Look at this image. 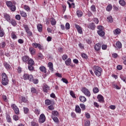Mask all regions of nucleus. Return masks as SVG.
Returning <instances> with one entry per match:
<instances>
[{
    "label": "nucleus",
    "instance_id": "obj_1",
    "mask_svg": "<svg viewBox=\"0 0 126 126\" xmlns=\"http://www.w3.org/2000/svg\"><path fill=\"white\" fill-rule=\"evenodd\" d=\"M93 70L94 71V74L98 77L101 76V74L103 72V69L99 66H94L93 67Z\"/></svg>",
    "mask_w": 126,
    "mask_h": 126
},
{
    "label": "nucleus",
    "instance_id": "obj_2",
    "mask_svg": "<svg viewBox=\"0 0 126 126\" xmlns=\"http://www.w3.org/2000/svg\"><path fill=\"white\" fill-rule=\"evenodd\" d=\"M2 81L1 83L2 85L5 86L8 84V78L5 73H2L1 75Z\"/></svg>",
    "mask_w": 126,
    "mask_h": 126
},
{
    "label": "nucleus",
    "instance_id": "obj_3",
    "mask_svg": "<svg viewBox=\"0 0 126 126\" xmlns=\"http://www.w3.org/2000/svg\"><path fill=\"white\" fill-rule=\"evenodd\" d=\"M23 78L24 80H29V81H32L33 75L24 73V75L23 76Z\"/></svg>",
    "mask_w": 126,
    "mask_h": 126
},
{
    "label": "nucleus",
    "instance_id": "obj_4",
    "mask_svg": "<svg viewBox=\"0 0 126 126\" xmlns=\"http://www.w3.org/2000/svg\"><path fill=\"white\" fill-rule=\"evenodd\" d=\"M82 92L86 96H87V97H90L91 96V94L90 93V92L87 88L86 87H83L82 88Z\"/></svg>",
    "mask_w": 126,
    "mask_h": 126
},
{
    "label": "nucleus",
    "instance_id": "obj_5",
    "mask_svg": "<svg viewBox=\"0 0 126 126\" xmlns=\"http://www.w3.org/2000/svg\"><path fill=\"white\" fill-rule=\"evenodd\" d=\"M12 109L14 111L16 115H19V109L17 107V106L15 104H13L11 105Z\"/></svg>",
    "mask_w": 126,
    "mask_h": 126
},
{
    "label": "nucleus",
    "instance_id": "obj_6",
    "mask_svg": "<svg viewBox=\"0 0 126 126\" xmlns=\"http://www.w3.org/2000/svg\"><path fill=\"white\" fill-rule=\"evenodd\" d=\"M46 121V116L44 114H42L40 115L39 123V124H43V123H45Z\"/></svg>",
    "mask_w": 126,
    "mask_h": 126
},
{
    "label": "nucleus",
    "instance_id": "obj_7",
    "mask_svg": "<svg viewBox=\"0 0 126 126\" xmlns=\"http://www.w3.org/2000/svg\"><path fill=\"white\" fill-rule=\"evenodd\" d=\"M32 48H38L39 49V50H43V46H42V45H41V44L40 43H32Z\"/></svg>",
    "mask_w": 126,
    "mask_h": 126
},
{
    "label": "nucleus",
    "instance_id": "obj_8",
    "mask_svg": "<svg viewBox=\"0 0 126 126\" xmlns=\"http://www.w3.org/2000/svg\"><path fill=\"white\" fill-rule=\"evenodd\" d=\"M75 28L77 29L78 33H79V34H82L83 32H82V29L81 28V27L80 26H79V25L75 24Z\"/></svg>",
    "mask_w": 126,
    "mask_h": 126
},
{
    "label": "nucleus",
    "instance_id": "obj_9",
    "mask_svg": "<svg viewBox=\"0 0 126 126\" xmlns=\"http://www.w3.org/2000/svg\"><path fill=\"white\" fill-rule=\"evenodd\" d=\"M88 28L91 30H94L96 28V26L94 23H91L88 26Z\"/></svg>",
    "mask_w": 126,
    "mask_h": 126
},
{
    "label": "nucleus",
    "instance_id": "obj_10",
    "mask_svg": "<svg viewBox=\"0 0 126 126\" xmlns=\"http://www.w3.org/2000/svg\"><path fill=\"white\" fill-rule=\"evenodd\" d=\"M30 53L32 56H34L36 53V50L33 47L31 46L29 48Z\"/></svg>",
    "mask_w": 126,
    "mask_h": 126
},
{
    "label": "nucleus",
    "instance_id": "obj_11",
    "mask_svg": "<svg viewBox=\"0 0 126 126\" xmlns=\"http://www.w3.org/2000/svg\"><path fill=\"white\" fill-rule=\"evenodd\" d=\"M97 99L98 100V102L100 103H104V96L101 94H98L97 95Z\"/></svg>",
    "mask_w": 126,
    "mask_h": 126
},
{
    "label": "nucleus",
    "instance_id": "obj_12",
    "mask_svg": "<svg viewBox=\"0 0 126 126\" xmlns=\"http://www.w3.org/2000/svg\"><path fill=\"white\" fill-rule=\"evenodd\" d=\"M94 49L97 52H98V51H100L101 50V44L99 43H96L94 46Z\"/></svg>",
    "mask_w": 126,
    "mask_h": 126
},
{
    "label": "nucleus",
    "instance_id": "obj_13",
    "mask_svg": "<svg viewBox=\"0 0 126 126\" xmlns=\"http://www.w3.org/2000/svg\"><path fill=\"white\" fill-rule=\"evenodd\" d=\"M4 18L8 22H10V16L7 13H4Z\"/></svg>",
    "mask_w": 126,
    "mask_h": 126
},
{
    "label": "nucleus",
    "instance_id": "obj_14",
    "mask_svg": "<svg viewBox=\"0 0 126 126\" xmlns=\"http://www.w3.org/2000/svg\"><path fill=\"white\" fill-rule=\"evenodd\" d=\"M30 59V58L28 56H25L22 57V61L24 63H27L29 61Z\"/></svg>",
    "mask_w": 126,
    "mask_h": 126
},
{
    "label": "nucleus",
    "instance_id": "obj_15",
    "mask_svg": "<svg viewBox=\"0 0 126 126\" xmlns=\"http://www.w3.org/2000/svg\"><path fill=\"white\" fill-rule=\"evenodd\" d=\"M39 70L41 72H43V73H47V68H46V67L44 66L39 67Z\"/></svg>",
    "mask_w": 126,
    "mask_h": 126
},
{
    "label": "nucleus",
    "instance_id": "obj_16",
    "mask_svg": "<svg viewBox=\"0 0 126 126\" xmlns=\"http://www.w3.org/2000/svg\"><path fill=\"white\" fill-rule=\"evenodd\" d=\"M43 89L44 92H45V93H48V91L50 90V87H48L47 84H45L44 85Z\"/></svg>",
    "mask_w": 126,
    "mask_h": 126
},
{
    "label": "nucleus",
    "instance_id": "obj_17",
    "mask_svg": "<svg viewBox=\"0 0 126 126\" xmlns=\"http://www.w3.org/2000/svg\"><path fill=\"white\" fill-rule=\"evenodd\" d=\"M80 101L82 102V103H85V102H86L87 101V99H86V97L84 96L81 95L79 97Z\"/></svg>",
    "mask_w": 126,
    "mask_h": 126
},
{
    "label": "nucleus",
    "instance_id": "obj_18",
    "mask_svg": "<svg viewBox=\"0 0 126 126\" xmlns=\"http://www.w3.org/2000/svg\"><path fill=\"white\" fill-rule=\"evenodd\" d=\"M48 67L50 70H51L52 72L54 71V65L52 62L48 63Z\"/></svg>",
    "mask_w": 126,
    "mask_h": 126
},
{
    "label": "nucleus",
    "instance_id": "obj_19",
    "mask_svg": "<svg viewBox=\"0 0 126 126\" xmlns=\"http://www.w3.org/2000/svg\"><path fill=\"white\" fill-rule=\"evenodd\" d=\"M27 63H28V65H34L35 62H34V60L32 59H30Z\"/></svg>",
    "mask_w": 126,
    "mask_h": 126
},
{
    "label": "nucleus",
    "instance_id": "obj_20",
    "mask_svg": "<svg viewBox=\"0 0 126 126\" xmlns=\"http://www.w3.org/2000/svg\"><path fill=\"white\" fill-rule=\"evenodd\" d=\"M97 34L100 37H104L105 36V32L104 31H97Z\"/></svg>",
    "mask_w": 126,
    "mask_h": 126
},
{
    "label": "nucleus",
    "instance_id": "obj_21",
    "mask_svg": "<svg viewBox=\"0 0 126 126\" xmlns=\"http://www.w3.org/2000/svg\"><path fill=\"white\" fill-rule=\"evenodd\" d=\"M75 111L76 113H78V114H80L81 113V109L79 106V105H76L75 107Z\"/></svg>",
    "mask_w": 126,
    "mask_h": 126
},
{
    "label": "nucleus",
    "instance_id": "obj_22",
    "mask_svg": "<svg viewBox=\"0 0 126 126\" xmlns=\"http://www.w3.org/2000/svg\"><path fill=\"white\" fill-rule=\"evenodd\" d=\"M37 30L39 32H42L43 30V26L42 24H39L37 26Z\"/></svg>",
    "mask_w": 126,
    "mask_h": 126
},
{
    "label": "nucleus",
    "instance_id": "obj_23",
    "mask_svg": "<svg viewBox=\"0 0 126 126\" xmlns=\"http://www.w3.org/2000/svg\"><path fill=\"white\" fill-rule=\"evenodd\" d=\"M52 116L54 117H59L60 116V113L57 111L54 110L52 112Z\"/></svg>",
    "mask_w": 126,
    "mask_h": 126
},
{
    "label": "nucleus",
    "instance_id": "obj_24",
    "mask_svg": "<svg viewBox=\"0 0 126 126\" xmlns=\"http://www.w3.org/2000/svg\"><path fill=\"white\" fill-rule=\"evenodd\" d=\"M121 29H115V30H114L113 31V33L114 34H116V35H119L120 34H121Z\"/></svg>",
    "mask_w": 126,
    "mask_h": 126
},
{
    "label": "nucleus",
    "instance_id": "obj_25",
    "mask_svg": "<svg viewBox=\"0 0 126 126\" xmlns=\"http://www.w3.org/2000/svg\"><path fill=\"white\" fill-rule=\"evenodd\" d=\"M71 63V59L70 58L67 59L65 61V64L66 65H69Z\"/></svg>",
    "mask_w": 126,
    "mask_h": 126
},
{
    "label": "nucleus",
    "instance_id": "obj_26",
    "mask_svg": "<svg viewBox=\"0 0 126 126\" xmlns=\"http://www.w3.org/2000/svg\"><path fill=\"white\" fill-rule=\"evenodd\" d=\"M67 3L69 5V8H71V7H73V8H75V4L74 3H72L70 4V3L69 1H67Z\"/></svg>",
    "mask_w": 126,
    "mask_h": 126
},
{
    "label": "nucleus",
    "instance_id": "obj_27",
    "mask_svg": "<svg viewBox=\"0 0 126 126\" xmlns=\"http://www.w3.org/2000/svg\"><path fill=\"white\" fill-rule=\"evenodd\" d=\"M31 91L32 94H38V91H37V90L35 88L32 87L31 88Z\"/></svg>",
    "mask_w": 126,
    "mask_h": 126
},
{
    "label": "nucleus",
    "instance_id": "obj_28",
    "mask_svg": "<svg viewBox=\"0 0 126 126\" xmlns=\"http://www.w3.org/2000/svg\"><path fill=\"white\" fill-rule=\"evenodd\" d=\"M9 8L11 11L14 12L16 10V6H15V5H12L11 7H9Z\"/></svg>",
    "mask_w": 126,
    "mask_h": 126
},
{
    "label": "nucleus",
    "instance_id": "obj_29",
    "mask_svg": "<svg viewBox=\"0 0 126 126\" xmlns=\"http://www.w3.org/2000/svg\"><path fill=\"white\" fill-rule=\"evenodd\" d=\"M50 22L51 23V25L52 26L56 25V24H57V21H56V19H55L54 18H51Z\"/></svg>",
    "mask_w": 126,
    "mask_h": 126
},
{
    "label": "nucleus",
    "instance_id": "obj_30",
    "mask_svg": "<svg viewBox=\"0 0 126 126\" xmlns=\"http://www.w3.org/2000/svg\"><path fill=\"white\" fill-rule=\"evenodd\" d=\"M76 13L78 17H81L83 15V13L80 10H77Z\"/></svg>",
    "mask_w": 126,
    "mask_h": 126
},
{
    "label": "nucleus",
    "instance_id": "obj_31",
    "mask_svg": "<svg viewBox=\"0 0 126 126\" xmlns=\"http://www.w3.org/2000/svg\"><path fill=\"white\" fill-rule=\"evenodd\" d=\"M116 47L118 48V49H121L122 47V43L120 41H118L116 43Z\"/></svg>",
    "mask_w": 126,
    "mask_h": 126
},
{
    "label": "nucleus",
    "instance_id": "obj_32",
    "mask_svg": "<svg viewBox=\"0 0 126 126\" xmlns=\"http://www.w3.org/2000/svg\"><path fill=\"white\" fill-rule=\"evenodd\" d=\"M4 66L5 67L6 69H9L11 67L10 65H9V64H8L6 62L4 63Z\"/></svg>",
    "mask_w": 126,
    "mask_h": 126
},
{
    "label": "nucleus",
    "instance_id": "obj_33",
    "mask_svg": "<svg viewBox=\"0 0 126 126\" xmlns=\"http://www.w3.org/2000/svg\"><path fill=\"white\" fill-rule=\"evenodd\" d=\"M90 121L86 120L84 121V126H90Z\"/></svg>",
    "mask_w": 126,
    "mask_h": 126
},
{
    "label": "nucleus",
    "instance_id": "obj_34",
    "mask_svg": "<svg viewBox=\"0 0 126 126\" xmlns=\"http://www.w3.org/2000/svg\"><path fill=\"white\" fill-rule=\"evenodd\" d=\"M33 65H28V69L30 71H33V70H34V68Z\"/></svg>",
    "mask_w": 126,
    "mask_h": 126
},
{
    "label": "nucleus",
    "instance_id": "obj_35",
    "mask_svg": "<svg viewBox=\"0 0 126 126\" xmlns=\"http://www.w3.org/2000/svg\"><path fill=\"white\" fill-rule=\"evenodd\" d=\"M20 14L22 17H26V16H27V14H26V13L23 11H21L20 12Z\"/></svg>",
    "mask_w": 126,
    "mask_h": 126
},
{
    "label": "nucleus",
    "instance_id": "obj_36",
    "mask_svg": "<svg viewBox=\"0 0 126 126\" xmlns=\"http://www.w3.org/2000/svg\"><path fill=\"white\" fill-rule=\"evenodd\" d=\"M6 4L8 7H11V6L13 5V4L10 1H7L6 2Z\"/></svg>",
    "mask_w": 126,
    "mask_h": 126
},
{
    "label": "nucleus",
    "instance_id": "obj_37",
    "mask_svg": "<svg viewBox=\"0 0 126 126\" xmlns=\"http://www.w3.org/2000/svg\"><path fill=\"white\" fill-rule=\"evenodd\" d=\"M52 118L55 123H59V119L58 117L54 116H52Z\"/></svg>",
    "mask_w": 126,
    "mask_h": 126
},
{
    "label": "nucleus",
    "instance_id": "obj_38",
    "mask_svg": "<svg viewBox=\"0 0 126 126\" xmlns=\"http://www.w3.org/2000/svg\"><path fill=\"white\" fill-rule=\"evenodd\" d=\"M107 21L110 23H112L114 20H113V17L111 16H108L107 17Z\"/></svg>",
    "mask_w": 126,
    "mask_h": 126
},
{
    "label": "nucleus",
    "instance_id": "obj_39",
    "mask_svg": "<svg viewBox=\"0 0 126 126\" xmlns=\"http://www.w3.org/2000/svg\"><path fill=\"white\" fill-rule=\"evenodd\" d=\"M119 3L122 6H125L126 5V1L124 0H120Z\"/></svg>",
    "mask_w": 126,
    "mask_h": 126
},
{
    "label": "nucleus",
    "instance_id": "obj_40",
    "mask_svg": "<svg viewBox=\"0 0 126 126\" xmlns=\"http://www.w3.org/2000/svg\"><path fill=\"white\" fill-rule=\"evenodd\" d=\"M113 6L111 4H109L106 7V10L107 11H111L112 10V8Z\"/></svg>",
    "mask_w": 126,
    "mask_h": 126
},
{
    "label": "nucleus",
    "instance_id": "obj_41",
    "mask_svg": "<svg viewBox=\"0 0 126 126\" xmlns=\"http://www.w3.org/2000/svg\"><path fill=\"white\" fill-rule=\"evenodd\" d=\"M81 57L83 59H85V60H87V59H88V56L85 53H82Z\"/></svg>",
    "mask_w": 126,
    "mask_h": 126
},
{
    "label": "nucleus",
    "instance_id": "obj_42",
    "mask_svg": "<svg viewBox=\"0 0 126 126\" xmlns=\"http://www.w3.org/2000/svg\"><path fill=\"white\" fill-rule=\"evenodd\" d=\"M52 103V101L51 100L47 99L45 100V104L47 106H49V105H51V103Z\"/></svg>",
    "mask_w": 126,
    "mask_h": 126
},
{
    "label": "nucleus",
    "instance_id": "obj_43",
    "mask_svg": "<svg viewBox=\"0 0 126 126\" xmlns=\"http://www.w3.org/2000/svg\"><path fill=\"white\" fill-rule=\"evenodd\" d=\"M31 126H39V124L35 121H32L31 122Z\"/></svg>",
    "mask_w": 126,
    "mask_h": 126
},
{
    "label": "nucleus",
    "instance_id": "obj_44",
    "mask_svg": "<svg viewBox=\"0 0 126 126\" xmlns=\"http://www.w3.org/2000/svg\"><path fill=\"white\" fill-rule=\"evenodd\" d=\"M4 31L3 30V29H1L0 31V37H3L4 36Z\"/></svg>",
    "mask_w": 126,
    "mask_h": 126
},
{
    "label": "nucleus",
    "instance_id": "obj_45",
    "mask_svg": "<svg viewBox=\"0 0 126 126\" xmlns=\"http://www.w3.org/2000/svg\"><path fill=\"white\" fill-rule=\"evenodd\" d=\"M24 28H25L26 32H27L30 30V29H29V26H28L27 25H24Z\"/></svg>",
    "mask_w": 126,
    "mask_h": 126
},
{
    "label": "nucleus",
    "instance_id": "obj_46",
    "mask_svg": "<svg viewBox=\"0 0 126 126\" xmlns=\"http://www.w3.org/2000/svg\"><path fill=\"white\" fill-rule=\"evenodd\" d=\"M80 106L82 110H83V111H84V110H86V107H85V105L83 103L80 104Z\"/></svg>",
    "mask_w": 126,
    "mask_h": 126
},
{
    "label": "nucleus",
    "instance_id": "obj_47",
    "mask_svg": "<svg viewBox=\"0 0 126 126\" xmlns=\"http://www.w3.org/2000/svg\"><path fill=\"white\" fill-rule=\"evenodd\" d=\"M61 80L64 83H65V84H68V81H67V79H65L64 78H62Z\"/></svg>",
    "mask_w": 126,
    "mask_h": 126
},
{
    "label": "nucleus",
    "instance_id": "obj_48",
    "mask_svg": "<svg viewBox=\"0 0 126 126\" xmlns=\"http://www.w3.org/2000/svg\"><path fill=\"white\" fill-rule=\"evenodd\" d=\"M93 92L94 93V94H96V93H98L99 92V89L97 87H95L93 89Z\"/></svg>",
    "mask_w": 126,
    "mask_h": 126
},
{
    "label": "nucleus",
    "instance_id": "obj_49",
    "mask_svg": "<svg viewBox=\"0 0 126 126\" xmlns=\"http://www.w3.org/2000/svg\"><path fill=\"white\" fill-rule=\"evenodd\" d=\"M26 32L28 34V36L29 37H32V35H33V33L31 31H28V32Z\"/></svg>",
    "mask_w": 126,
    "mask_h": 126
},
{
    "label": "nucleus",
    "instance_id": "obj_50",
    "mask_svg": "<svg viewBox=\"0 0 126 126\" xmlns=\"http://www.w3.org/2000/svg\"><path fill=\"white\" fill-rule=\"evenodd\" d=\"M70 94L73 98H76V96H75V94H74V92H73V91H70Z\"/></svg>",
    "mask_w": 126,
    "mask_h": 126
},
{
    "label": "nucleus",
    "instance_id": "obj_51",
    "mask_svg": "<svg viewBox=\"0 0 126 126\" xmlns=\"http://www.w3.org/2000/svg\"><path fill=\"white\" fill-rule=\"evenodd\" d=\"M11 24L13 25V26H16L17 25V23H16V21H15L14 20H12L11 22Z\"/></svg>",
    "mask_w": 126,
    "mask_h": 126
},
{
    "label": "nucleus",
    "instance_id": "obj_52",
    "mask_svg": "<svg viewBox=\"0 0 126 126\" xmlns=\"http://www.w3.org/2000/svg\"><path fill=\"white\" fill-rule=\"evenodd\" d=\"M91 9L92 11H93V12H94V11H96V7L95 6V5H93L91 7Z\"/></svg>",
    "mask_w": 126,
    "mask_h": 126
},
{
    "label": "nucleus",
    "instance_id": "obj_53",
    "mask_svg": "<svg viewBox=\"0 0 126 126\" xmlns=\"http://www.w3.org/2000/svg\"><path fill=\"white\" fill-rule=\"evenodd\" d=\"M32 82H33L34 84H38L39 83V80L37 79H32Z\"/></svg>",
    "mask_w": 126,
    "mask_h": 126
},
{
    "label": "nucleus",
    "instance_id": "obj_54",
    "mask_svg": "<svg viewBox=\"0 0 126 126\" xmlns=\"http://www.w3.org/2000/svg\"><path fill=\"white\" fill-rule=\"evenodd\" d=\"M24 112L25 114H28L29 112V109L27 107H24Z\"/></svg>",
    "mask_w": 126,
    "mask_h": 126
},
{
    "label": "nucleus",
    "instance_id": "obj_55",
    "mask_svg": "<svg viewBox=\"0 0 126 126\" xmlns=\"http://www.w3.org/2000/svg\"><path fill=\"white\" fill-rule=\"evenodd\" d=\"M6 120L7 122L8 123H11V118H10V116L9 115L6 116Z\"/></svg>",
    "mask_w": 126,
    "mask_h": 126
},
{
    "label": "nucleus",
    "instance_id": "obj_56",
    "mask_svg": "<svg viewBox=\"0 0 126 126\" xmlns=\"http://www.w3.org/2000/svg\"><path fill=\"white\" fill-rule=\"evenodd\" d=\"M65 29L66 30H68V29H69V28H70V25H69V23H67L65 24Z\"/></svg>",
    "mask_w": 126,
    "mask_h": 126
},
{
    "label": "nucleus",
    "instance_id": "obj_57",
    "mask_svg": "<svg viewBox=\"0 0 126 126\" xmlns=\"http://www.w3.org/2000/svg\"><path fill=\"white\" fill-rule=\"evenodd\" d=\"M97 29H98V31H103L104 29V27L102 26H97Z\"/></svg>",
    "mask_w": 126,
    "mask_h": 126
},
{
    "label": "nucleus",
    "instance_id": "obj_58",
    "mask_svg": "<svg viewBox=\"0 0 126 126\" xmlns=\"http://www.w3.org/2000/svg\"><path fill=\"white\" fill-rule=\"evenodd\" d=\"M11 37L14 40H15V39H17V36H16V35L14 34V33H12Z\"/></svg>",
    "mask_w": 126,
    "mask_h": 126
},
{
    "label": "nucleus",
    "instance_id": "obj_59",
    "mask_svg": "<svg viewBox=\"0 0 126 126\" xmlns=\"http://www.w3.org/2000/svg\"><path fill=\"white\" fill-rule=\"evenodd\" d=\"M62 58L63 61H65L67 59V55L64 54L62 56Z\"/></svg>",
    "mask_w": 126,
    "mask_h": 126
},
{
    "label": "nucleus",
    "instance_id": "obj_60",
    "mask_svg": "<svg viewBox=\"0 0 126 126\" xmlns=\"http://www.w3.org/2000/svg\"><path fill=\"white\" fill-rule=\"evenodd\" d=\"M22 71V68H21L20 66H18L17 69L18 73H21Z\"/></svg>",
    "mask_w": 126,
    "mask_h": 126
},
{
    "label": "nucleus",
    "instance_id": "obj_61",
    "mask_svg": "<svg viewBox=\"0 0 126 126\" xmlns=\"http://www.w3.org/2000/svg\"><path fill=\"white\" fill-rule=\"evenodd\" d=\"M13 120H14V121H18V120H19V117L17 115H14Z\"/></svg>",
    "mask_w": 126,
    "mask_h": 126
},
{
    "label": "nucleus",
    "instance_id": "obj_62",
    "mask_svg": "<svg viewBox=\"0 0 126 126\" xmlns=\"http://www.w3.org/2000/svg\"><path fill=\"white\" fill-rule=\"evenodd\" d=\"M22 102H24V103H27V101L28 100H27V99H26V97H22Z\"/></svg>",
    "mask_w": 126,
    "mask_h": 126
},
{
    "label": "nucleus",
    "instance_id": "obj_63",
    "mask_svg": "<svg viewBox=\"0 0 126 126\" xmlns=\"http://www.w3.org/2000/svg\"><path fill=\"white\" fill-rule=\"evenodd\" d=\"M34 113L36 114V115H40V110L38 109H35L34 110Z\"/></svg>",
    "mask_w": 126,
    "mask_h": 126
},
{
    "label": "nucleus",
    "instance_id": "obj_64",
    "mask_svg": "<svg viewBox=\"0 0 126 126\" xmlns=\"http://www.w3.org/2000/svg\"><path fill=\"white\" fill-rule=\"evenodd\" d=\"M121 79H122V80H123V81H124V82H125V83H126V77H124V76H121Z\"/></svg>",
    "mask_w": 126,
    "mask_h": 126
}]
</instances>
